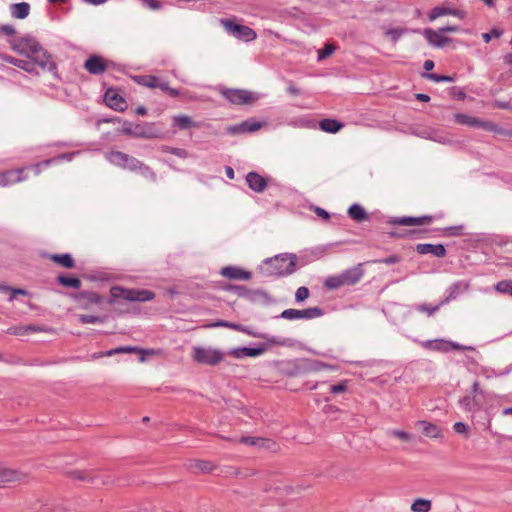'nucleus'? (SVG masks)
<instances>
[{
  "label": "nucleus",
  "mask_w": 512,
  "mask_h": 512,
  "mask_svg": "<svg viewBox=\"0 0 512 512\" xmlns=\"http://www.w3.org/2000/svg\"><path fill=\"white\" fill-rule=\"evenodd\" d=\"M74 300L82 309H89L92 305H99L103 302V298L92 291H83L75 294Z\"/></svg>",
  "instance_id": "11"
},
{
  "label": "nucleus",
  "mask_w": 512,
  "mask_h": 512,
  "mask_svg": "<svg viewBox=\"0 0 512 512\" xmlns=\"http://www.w3.org/2000/svg\"><path fill=\"white\" fill-rule=\"evenodd\" d=\"M246 182L250 189L260 193L267 187L266 179L256 172H249L246 176Z\"/></svg>",
  "instance_id": "25"
},
{
  "label": "nucleus",
  "mask_w": 512,
  "mask_h": 512,
  "mask_svg": "<svg viewBox=\"0 0 512 512\" xmlns=\"http://www.w3.org/2000/svg\"><path fill=\"white\" fill-rule=\"evenodd\" d=\"M267 350L266 345H261L258 347L250 348V347H242V351L245 354V357H257L263 354Z\"/></svg>",
  "instance_id": "47"
},
{
  "label": "nucleus",
  "mask_w": 512,
  "mask_h": 512,
  "mask_svg": "<svg viewBox=\"0 0 512 512\" xmlns=\"http://www.w3.org/2000/svg\"><path fill=\"white\" fill-rule=\"evenodd\" d=\"M147 8L151 10H160L162 3L159 0H140Z\"/></svg>",
  "instance_id": "62"
},
{
  "label": "nucleus",
  "mask_w": 512,
  "mask_h": 512,
  "mask_svg": "<svg viewBox=\"0 0 512 512\" xmlns=\"http://www.w3.org/2000/svg\"><path fill=\"white\" fill-rule=\"evenodd\" d=\"M84 69L90 74L101 75L107 70V62L104 58L98 55H91L83 65Z\"/></svg>",
  "instance_id": "18"
},
{
  "label": "nucleus",
  "mask_w": 512,
  "mask_h": 512,
  "mask_svg": "<svg viewBox=\"0 0 512 512\" xmlns=\"http://www.w3.org/2000/svg\"><path fill=\"white\" fill-rule=\"evenodd\" d=\"M49 259L61 267L72 269L75 267V261L69 253L64 254H51Z\"/></svg>",
  "instance_id": "33"
},
{
  "label": "nucleus",
  "mask_w": 512,
  "mask_h": 512,
  "mask_svg": "<svg viewBox=\"0 0 512 512\" xmlns=\"http://www.w3.org/2000/svg\"><path fill=\"white\" fill-rule=\"evenodd\" d=\"M440 304L437 306H429L427 304H420L416 306V310L420 312H425L428 316H432L435 312H437L440 308Z\"/></svg>",
  "instance_id": "54"
},
{
  "label": "nucleus",
  "mask_w": 512,
  "mask_h": 512,
  "mask_svg": "<svg viewBox=\"0 0 512 512\" xmlns=\"http://www.w3.org/2000/svg\"><path fill=\"white\" fill-rule=\"evenodd\" d=\"M477 119L478 118L476 117H472L463 113H457L454 115V120L456 123L471 127H476Z\"/></svg>",
  "instance_id": "41"
},
{
  "label": "nucleus",
  "mask_w": 512,
  "mask_h": 512,
  "mask_svg": "<svg viewBox=\"0 0 512 512\" xmlns=\"http://www.w3.org/2000/svg\"><path fill=\"white\" fill-rule=\"evenodd\" d=\"M192 468L195 471L210 473L214 470L215 466L213 465V463H211L209 461L199 460V461L195 462V464L192 466Z\"/></svg>",
  "instance_id": "46"
},
{
  "label": "nucleus",
  "mask_w": 512,
  "mask_h": 512,
  "mask_svg": "<svg viewBox=\"0 0 512 512\" xmlns=\"http://www.w3.org/2000/svg\"><path fill=\"white\" fill-rule=\"evenodd\" d=\"M57 282L65 287H71L74 289H79L81 287V281L77 277L59 275L57 277Z\"/></svg>",
  "instance_id": "39"
},
{
  "label": "nucleus",
  "mask_w": 512,
  "mask_h": 512,
  "mask_svg": "<svg viewBox=\"0 0 512 512\" xmlns=\"http://www.w3.org/2000/svg\"><path fill=\"white\" fill-rule=\"evenodd\" d=\"M221 94L235 105L251 104L257 100L253 92L245 89H223Z\"/></svg>",
  "instance_id": "8"
},
{
  "label": "nucleus",
  "mask_w": 512,
  "mask_h": 512,
  "mask_svg": "<svg viewBox=\"0 0 512 512\" xmlns=\"http://www.w3.org/2000/svg\"><path fill=\"white\" fill-rule=\"evenodd\" d=\"M323 315V310L319 307H310L303 310L297 309H286L281 314L280 317L287 320H297V319H314Z\"/></svg>",
  "instance_id": "10"
},
{
  "label": "nucleus",
  "mask_w": 512,
  "mask_h": 512,
  "mask_svg": "<svg viewBox=\"0 0 512 512\" xmlns=\"http://www.w3.org/2000/svg\"><path fill=\"white\" fill-rule=\"evenodd\" d=\"M141 350L137 347L133 346H123V347H117L115 349L109 350L105 353H101L100 356H112L114 354L118 353H135L140 352Z\"/></svg>",
  "instance_id": "43"
},
{
  "label": "nucleus",
  "mask_w": 512,
  "mask_h": 512,
  "mask_svg": "<svg viewBox=\"0 0 512 512\" xmlns=\"http://www.w3.org/2000/svg\"><path fill=\"white\" fill-rule=\"evenodd\" d=\"M472 395H477L484 399V391L480 388V384L478 381H474L471 387V391L469 392Z\"/></svg>",
  "instance_id": "64"
},
{
  "label": "nucleus",
  "mask_w": 512,
  "mask_h": 512,
  "mask_svg": "<svg viewBox=\"0 0 512 512\" xmlns=\"http://www.w3.org/2000/svg\"><path fill=\"white\" fill-rule=\"evenodd\" d=\"M0 59L6 63L12 64L28 73L35 72V68L32 62L29 60L18 59L7 54H1Z\"/></svg>",
  "instance_id": "27"
},
{
  "label": "nucleus",
  "mask_w": 512,
  "mask_h": 512,
  "mask_svg": "<svg viewBox=\"0 0 512 512\" xmlns=\"http://www.w3.org/2000/svg\"><path fill=\"white\" fill-rule=\"evenodd\" d=\"M11 15L16 19H25L30 13V5L27 2L12 4Z\"/></svg>",
  "instance_id": "37"
},
{
  "label": "nucleus",
  "mask_w": 512,
  "mask_h": 512,
  "mask_svg": "<svg viewBox=\"0 0 512 512\" xmlns=\"http://www.w3.org/2000/svg\"><path fill=\"white\" fill-rule=\"evenodd\" d=\"M10 47L18 54L30 57L40 47V43L31 36L18 37L9 41Z\"/></svg>",
  "instance_id": "5"
},
{
  "label": "nucleus",
  "mask_w": 512,
  "mask_h": 512,
  "mask_svg": "<svg viewBox=\"0 0 512 512\" xmlns=\"http://www.w3.org/2000/svg\"><path fill=\"white\" fill-rule=\"evenodd\" d=\"M453 430L457 434H463L465 436H468L469 427L463 422H456L453 425Z\"/></svg>",
  "instance_id": "58"
},
{
  "label": "nucleus",
  "mask_w": 512,
  "mask_h": 512,
  "mask_svg": "<svg viewBox=\"0 0 512 512\" xmlns=\"http://www.w3.org/2000/svg\"><path fill=\"white\" fill-rule=\"evenodd\" d=\"M45 331L43 327L36 325H27V326H12L7 329V333L10 335L23 336L28 333H36Z\"/></svg>",
  "instance_id": "31"
},
{
  "label": "nucleus",
  "mask_w": 512,
  "mask_h": 512,
  "mask_svg": "<svg viewBox=\"0 0 512 512\" xmlns=\"http://www.w3.org/2000/svg\"><path fill=\"white\" fill-rule=\"evenodd\" d=\"M296 255L281 254L264 261L265 269L269 275L286 276L296 269Z\"/></svg>",
  "instance_id": "1"
},
{
  "label": "nucleus",
  "mask_w": 512,
  "mask_h": 512,
  "mask_svg": "<svg viewBox=\"0 0 512 512\" xmlns=\"http://www.w3.org/2000/svg\"><path fill=\"white\" fill-rule=\"evenodd\" d=\"M162 151L165 152V153L173 154V155H175L177 157H180V158H187L188 157L187 150H185L183 148H174V147H170V146H163L162 147Z\"/></svg>",
  "instance_id": "49"
},
{
  "label": "nucleus",
  "mask_w": 512,
  "mask_h": 512,
  "mask_svg": "<svg viewBox=\"0 0 512 512\" xmlns=\"http://www.w3.org/2000/svg\"><path fill=\"white\" fill-rule=\"evenodd\" d=\"M220 274L228 279L232 280H249L252 277V273L249 271H245L239 267L235 266H226L223 267L220 271Z\"/></svg>",
  "instance_id": "22"
},
{
  "label": "nucleus",
  "mask_w": 512,
  "mask_h": 512,
  "mask_svg": "<svg viewBox=\"0 0 512 512\" xmlns=\"http://www.w3.org/2000/svg\"><path fill=\"white\" fill-rule=\"evenodd\" d=\"M73 479L86 481L94 485L106 484L109 481L101 477V475L93 470H76L71 472Z\"/></svg>",
  "instance_id": "19"
},
{
  "label": "nucleus",
  "mask_w": 512,
  "mask_h": 512,
  "mask_svg": "<svg viewBox=\"0 0 512 512\" xmlns=\"http://www.w3.org/2000/svg\"><path fill=\"white\" fill-rule=\"evenodd\" d=\"M462 226H451L444 229L446 236H460L462 235Z\"/></svg>",
  "instance_id": "59"
},
{
  "label": "nucleus",
  "mask_w": 512,
  "mask_h": 512,
  "mask_svg": "<svg viewBox=\"0 0 512 512\" xmlns=\"http://www.w3.org/2000/svg\"><path fill=\"white\" fill-rule=\"evenodd\" d=\"M424 77L434 81V82H453L454 78L448 75H439L436 73H427L423 74Z\"/></svg>",
  "instance_id": "50"
},
{
  "label": "nucleus",
  "mask_w": 512,
  "mask_h": 512,
  "mask_svg": "<svg viewBox=\"0 0 512 512\" xmlns=\"http://www.w3.org/2000/svg\"><path fill=\"white\" fill-rule=\"evenodd\" d=\"M424 36L430 45L437 48H443L452 42L451 38L444 36V32L440 28L438 30L425 29Z\"/></svg>",
  "instance_id": "17"
},
{
  "label": "nucleus",
  "mask_w": 512,
  "mask_h": 512,
  "mask_svg": "<svg viewBox=\"0 0 512 512\" xmlns=\"http://www.w3.org/2000/svg\"><path fill=\"white\" fill-rule=\"evenodd\" d=\"M137 171L141 173L143 177L154 182L157 179L156 173L148 165L140 161V167H137Z\"/></svg>",
  "instance_id": "45"
},
{
  "label": "nucleus",
  "mask_w": 512,
  "mask_h": 512,
  "mask_svg": "<svg viewBox=\"0 0 512 512\" xmlns=\"http://www.w3.org/2000/svg\"><path fill=\"white\" fill-rule=\"evenodd\" d=\"M501 35H502L501 30H499L497 28H493L490 32L483 33L482 38L486 43H489L492 38H499Z\"/></svg>",
  "instance_id": "56"
},
{
  "label": "nucleus",
  "mask_w": 512,
  "mask_h": 512,
  "mask_svg": "<svg viewBox=\"0 0 512 512\" xmlns=\"http://www.w3.org/2000/svg\"><path fill=\"white\" fill-rule=\"evenodd\" d=\"M239 442L245 445L258 447L273 452L278 450V444L268 438L243 436L239 439Z\"/></svg>",
  "instance_id": "13"
},
{
  "label": "nucleus",
  "mask_w": 512,
  "mask_h": 512,
  "mask_svg": "<svg viewBox=\"0 0 512 512\" xmlns=\"http://www.w3.org/2000/svg\"><path fill=\"white\" fill-rule=\"evenodd\" d=\"M107 160L115 166L130 171H137V167H140V160L121 151L109 152Z\"/></svg>",
  "instance_id": "7"
},
{
  "label": "nucleus",
  "mask_w": 512,
  "mask_h": 512,
  "mask_svg": "<svg viewBox=\"0 0 512 512\" xmlns=\"http://www.w3.org/2000/svg\"><path fill=\"white\" fill-rule=\"evenodd\" d=\"M417 425L421 427L422 432L430 438H440L442 436L441 429L428 421H418Z\"/></svg>",
  "instance_id": "36"
},
{
  "label": "nucleus",
  "mask_w": 512,
  "mask_h": 512,
  "mask_svg": "<svg viewBox=\"0 0 512 512\" xmlns=\"http://www.w3.org/2000/svg\"><path fill=\"white\" fill-rule=\"evenodd\" d=\"M343 126L342 122L331 118H326L319 122L320 129L327 133H337Z\"/></svg>",
  "instance_id": "35"
},
{
  "label": "nucleus",
  "mask_w": 512,
  "mask_h": 512,
  "mask_svg": "<svg viewBox=\"0 0 512 512\" xmlns=\"http://www.w3.org/2000/svg\"><path fill=\"white\" fill-rule=\"evenodd\" d=\"M406 31L407 30L404 28H392L388 29L385 34L390 37L393 42H397Z\"/></svg>",
  "instance_id": "51"
},
{
  "label": "nucleus",
  "mask_w": 512,
  "mask_h": 512,
  "mask_svg": "<svg viewBox=\"0 0 512 512\" xmlns=\"http://www.w3.org/2000/svg\"><path fill=\"white\" fill-rule=\"evenodd\" d=\"M24 168L10 169L0 172V186H8L27 179Z\"/></svg>",
  "instance_id": "14"
},
{
  "label": "nucleus",
  "mask_w": 512,
  "mask_h": 512,
  "mask_svg": "<svg viewBox=\"0 0 512 512\" xmlns=\"http://www.w3.org/2000/svg\"><path fill=\"white\" fill-rule=\"evenodd\" d=\"M173 126L180 130H186L193 127H199V125L192 120L188 115H176L172 118Z\"/></svg>",
  "instance_id": "34"
},
{
  "label": "nucleus",
  "mask_w": 512,
  "mask_h": 512,
  "mask_svg": "<svg viewBox=\"0 0 512 512\" xmlns=\"http://www.w3.org/2000/svg\"><path fill=\"white\" fill-rule=\"evenodd\" d=\"M223 358L224 354L220 350L202 347L193 348V359L200 364L214 366L221 362Z\"/></svg>",
  "instance_id": "6"
},
{
  "label": "nucleus",
  "mask_w": 512,
  "mask_h": 512,
  "mask_svg": "<svg viewBox=\"0 0 512 512\" xmlns=\"http://www.w3.org/2000/svg\"><path fill=\"white\" fill-rule=\"evenodd\" d=\"M336 47L332 44H326L324 48L320 49L318 51V60H323L330 56L334 51Z\"/></svg>",
  "instance_id": "53"
},
{
  "label": "nucleus",
  "mask_w": 512,
  "mask_h": 512,
  "mask_svg": "<svg viewBox=\"0 0 512 512\" xmlns=\"http://www.w3.org/2000/svg\"><path fill=\"white\" fill-rule=\"evenodd\" d=\"M494 288L498 293L507 294L512 297V280L499 281Z\"/></svg>",
  "instance_id": "42"
},
{
  "label": "nucleus",
  "mask_w": 512,
  "mask_h": 512,
  "mask_svg": "<svg viewBox=\"0 0 512 512\" xmlns=\"http://www.w3.org/2000/svg\"><path fill=\"white\" fill-rule=\"evenodd\" d=\"M23 477V473L17 470L0 468V486L3 484L20 481Z\"/></svg>",
  "instance_id": "29"
},
{
  "label": "nucleus",
  "mask_w": 512,
  "mask_h": 512,
  "mask_svg": "<svg viewBox=\"0 0 512 512\" xmlns=\"http://www.w3.org/2000/svg\"><path fill=\"white\" fill-rule=\"evenodd\" d=\"M79 321L82 324L87 323H103L105 321V318L99 317V316H93V315H80Z\"/></svg>",
  "instance_id": "52"
},
{
  "label": "nucleus",
  "mask_w": 512,
  "mask_h": 512,
  "mask_svg": "<svg viewBox=\"0 0 512 512\" xmlns=\"http://www.w3.org/2000/svg\"><path fill=\"white\" fill-rule=\"evenodd\" d=\"M341 278L345 285H354L361 280L363 277V270L358 267H352L350 269L345 270L341 274Z\"/></svg>",
  "instance_id": "28"
},
{
  "label": "nucleus",
  "mask_w": 512,
  "mask_h": 512,
  "mask_svg": "<svg viewBox=\"0 0 512 512\" xmlns=\"http://www.w3.org/2000/svg\"><path fill=\"white\" fill-rule=\"evenodd\" d=\"M261 122L254 120H245L239 124L231 125L226 128V132L231 135H239L244 133L256 132L262 127Z\"/></svg>",
  "instance_id": "16"
},
{
  "label": "nucleus",
  "mask_w": 512,
  "mask_h": 512,
  "mask_svg": "<svg viewBox=\"0 0 512 512\" xmlns=\"http://www.w3.org/2000/svg\"><path fill=\"white\" fill-rule=\"evenodd\" d=\"M111 300L114 302L118 298H123L131 302H147L155 298V293L147 289H128L120 286H114L110 289Z\"/></svg>",
  "instance_id": "2"
},
{
  "label": "nucleus",
  "mask_w": 512,
  "mask_h": 512,
  "mask_svg": "<svg viewBox=\"0 0 512 512\" xmlns=\"http://www.w3.org/2000/svg\"><path fill=\"white\" fill-rule=\"evenodd\" d=\"M162 135L161 131L156 127L154 123H138L134 127V137L136 138H160Z\"/></svg>",
  "instance_id": "12"
},
{
  "label": "nucleus",
  "mask_w": 512,
  "mask_h": 512,
  "mask_svg": "<svg viewBox=\"0 0 512 512\" xmlns=\"http://www.w3.org/2000/svg\"><path fill=\"white\" fill-rule=\"evenodd\" d=\"M476 127L481 128L486 131L501 134V135H512L511 132L505 131L503 128H501L497 124L490 122V121H483V120H480L479 118L477 119Z\"/></svg>",
  "instance_id": "38"
},
{
  "label": "nucleus",
  "mask_w": 512,
  "mask_h": 512,
  "mask_svg": "<svg viewBox=\"0 0 512 512\" xmlns=\"http://www.w3.org/2000/svg\"><path fill=\"white\" fill-rule=\"evenodd\" d=\"M220 23L228 33L232 34L239 40L249 42L257 37V34L253 29L248 26L237 24L231 19H221Z\"/></svg>",
  "instance_id": "4"
},
{
  "label": "nucleus",
  "mask_w": 512,
  "mask_h": 512,
  "mask_svg": "<svg viewBox=\"0 0 512 512\" xmlns=\"http://www.w3.org/2000/svg\"><path fill=\"white\" fill-rule=\"evenodd\" d=\"M444 15H453L455 17H458L460 19H463L465 17V12L459 9H453L443 6H436L434 7L430 14H429V20L434 21L435 19L444 16Z\"/></svg>",
  "instance_id": "24"
},
{
  "label": "nucleus",
  "mask_w": 512,
  "mask_h": 512,
  "mask_svg": "<svg viewBox=\"0 0 512 512\" xmlns=\"http://www.w3.org/2000/svg\"><path fill=\"white\" fill-rule=\"evenodd\" d=\"M375 262L383 263V264H387V265H393V264L400 262V257L398 255H390L386 258L376 260Z\"/></svg>",
  "instance_id": "63"
},
{
  "label": "nucleus",
  "mask_w": 512,
  "mask_h": 512,
  "mask_svg": "<svg viewBox=\"0 0 512 512\" xmlns=\"http://www.w3.org/2000/svg\"><path fill=\"white\" fill-rule=\"evenodd\" d=\"M432 221L433 216L423 215L420 217H393L389 220V223L401 226H422L429 225Z\"/></svg>",
  "instance_id": "15"
},
{
  "label": "nucleus",
  "mask_w": 512,
  "mask_h": 512,
  "mask_svg": "<svg viewBox=\"0 0 512 512\" xmlns=\"http://www.w3.org/2000/svg\"><path fill=\"white\" fill-rule=\"evenodd\" d=\"M390 434L402 441H409L412 438L411 434L402 430H392Z\"/></svg>",
  "instance_id": "60"
},
{
  "label": "nucleus",
  "mask_w": 512,
  "mask_h": 512,
  "mask_svg": "<svg viewBox=\"0 0 512 512\" xmlns=\"http://www.w3.org/2000/svg\"><path fill=\"white\" fill-rule=\"evenodd\" d=\"M347 390V381L330 386V392L333 394L343 393Z\"/></svg>",
  "instance_id": "61"
},
{
  "label": "nucleus",
  "mask_w": 512,
  "mask_h": 512,
  "mask_svg": "<svg viewBox=\"0 0 512 512\" xmlns=\"http://www.w3.org/2000/svg\"><path fill=\"white\" fill-rule=\"evenodd\" d=\"M309 297V289L307 287H299L295 293V299L297 302H303Z\"/></svg>",
  "instance_id": "55"
},
{
  "label": "nucleus",
  "mask_w": 512,
  "mask_h": 512,
  "mask_svg": "<svg viewBox=\"0 0 512 512\" xmlns=\"http://www.w3.org/2000/svg\"><path fill=\"white\" fill-rule=\"evenodd\" d=\"M416 251L421 255L432 254L438 258L446 256V249L442 244L420 243L416 245Z\"/></svg>",
  "instance_id": "23"
},
{
  "label": "nucleus",
  "mask_w": 512,
  "mask_h": 512,
  "mask_svg": "<svg viewBox=\"0 0 512 512\" xmlns=\"http://www.w3.org/2000/svg\"><path fill=\"white\" fill-rule=\"evenodd\" d=\"M105 101L107 105L117 111H124L126 109V102L123 97L113 90H108L105 94Z\"/></svg>",
  "instance_id": "26"
},
{
  "label": "nucleus",
  "mask_w": 512,
  "mask_h": 512,
  "mask_svg": "<svg viewBox=\"0 0 512 512\" xmlns=\"http://www.w3.org/2000/svg\"><path fill=\"white\" fill-rule=\"evenodd\" d=\"M206 327H208V328L226 327V328H230L235 331L244 332L248 335L256 336V334L251 332L246 326H243V325L237 324V323H233V322H229V321H225V320H218L214 323L206 325Z\"/></svg>",
  "instance_id": "30"
},
{
  "label": "nucleus",
  "mask_w": 512,
  "mask_h": 512,
  "mask_svg": "<svg viewBox=\"0 0 512 512\" xmlns=\"http://www.w3.org/2000/svg\"><path fill=\"white\" fill-rule=\"evenodd\" d=\"M413 512H429L431 510V501L424 498H417L411 505Z\"/></svg>",
  "instance_id": "40"
},
{
  "label": "nucleus",
  "mask_w": 512,
  "mask_h": 512,
  "mask_svg": "<svg viewBox=\"0 0 512 512\" xmlns=\"http://www.w3.org/2000/svg\"><path fill=\"white\" fill-rule=\"evenodd\" d=\"M29 61L33 63V65H38L42 71H47L50 73L56 74L57 65L54 62L52 55L45 50L42 45H40L37 52H34L30 57Z\"/></svg>",
  "instance_id": "9"
},
{
  "label": "nucleus",
  "mask_w": 512,
  "mask_h": 512,
  "mask_svg": "<svg viewBox=\"0 0 512 512\" xmlns=\"http://www.w3.org/2000/svg\"><path fill=\"white\" fill-rule=\"evenodd\" d=\"M275 493H276V495H279L280 497L290 496L295 493V490H294V488H292L290 486L276 487Z\"/></svg>",
  "instance_id": "57"
},
{
  "label": "nucleus",
  "mask_w": 512,
  "mask_h": 512,
  "mask_svg": "<svg viewBox=\"0 0 512 512\" xmlns=\"http://www.w3.org/2000/svg\"><path fill=\"white\" fill-rule=\"evenodd\" d=\"M0 292H9L10 293V296H9V301H13L15 299V296L16 295H27V291L24 290V289H21V288H16V289H13L9 286H5V285H0Z\"/></svg>",
  "instance_id": "48"
},
{
  "label": "nucleus",
  "mask_w": 512,
  "mask_h": 512,
  "mask_svg": "<svg viewBox=\"0 0 512 512\" xmlns=\"http://www.w3.org/2000/svg\"><path fill=\"white\" fill-rule=\"evenodd\" d=\"M133 80L139 85L147 88H159L173 98L180 95V91L178 89L170 87L166 80L154 75H138L134 76Z\"/></svg>",
  "instance_id": "3"
},
{
  "label": "nucleus",
  "mask_w": 512,
  "mask_h": 512,
  "mask_svg": "<svg viewBox=\"0 0 512 512\" xmlns=\"http://www.w3.org/2000/svg\"><path fill=\"white\" fill-rule=\"evenodd\" d=\"M324 286L330 290H334L341 286H344L341 275L329 276L328 278H326Z\"/></svg>",
  "instance_id": "44"
},
{
  "label": "nucleus",
  "mask_w": 512,
  "mask_h": 512,
  "mask_svg": "<svg viewBox=\"0 0 512 512\" xmlns=\"http://www.w3.org/2000/svg\"><path fill=\"white\" fill-rule=\"evenodd\" d=\"M459 405L468 412L479 411L483 407V398L477 395L467 394L459 399Z\"/></svg>",
  "instance_id": "21"
},
{
  "label": "nucleus",
  "mask_w": 512,
  "mask_h": 512,
  "mask_svg": "<svg viewBox=\"0 0 512 512\" xmlns=\"http://www.w3.org/2000/svg\"><path fill=\"white\" fill-rule=\"evenodd\" d=\"M348 216L358 222H364L369 219L368 213L365 211V209L360 204H352L348 209Z\"/></svg>",
  "instance_id": "32"
},
{
  "label": "nucleus",
  "mask_w": 512,
  "mask_h": 512,
  "mask_svg": "<svg viewBox=\"0 0 512 512\" xmlns=\"http://www.w3.org/2000/svg\"><path fill=\"white\" fill-rule=\"evenodd\" d=\"M470 283L468 281H457L448 287L446 290L447 296L440 302V305H445L450 301L456 299L461 293L468 291Z\"/></svg>",
  "instance_id": "20"
}]
</instances>
